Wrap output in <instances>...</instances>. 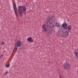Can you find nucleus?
Returning a JSON list of instances; mask_svg holds the SVG:
<instances>
[{
	"label": "nucleus",
	"instance_id": "7ed1b4c3",
	"mask_svg": "<svg viewBox=\"0 0 78 78\" xmlns=\"http://www.w3.org/2000/svg\"><path fill=\"white\" fill-rule=\"evenodd\" d=\"M22 43L21 41L18 40L16 42L17 47H21L22 46Z\"/></svg>",
	"mask_w": 78,
	"mask_h": 78
},
{
	"label": "nucleus",
	"instance_id": "dca6fc26",
	"mask_svg": "<svg viewBox=\"0 0 78 78\" xmlns=\"http://www.w3.org/2000/svg\"><path fill=\"white\" fill-rule=\"evenodd\" d=\"M19 13L20 14H21L22 13L21 12H20V10H19Z\"/></svg>",
	"mask_w": 78,
	"mask_h": 78
},
{
	"label": "nucleus",
	"instance_id": "f3484780",
	"mask_svg": "<svg viewBox=\"0 0 78 78\" xmlns=\"http://www.w3.org/2000/svg\"><path fill=\"white\" fill-rule=\"evenodd\" d=\"M2 45H4L5 44V42H3L2 43Z\"/></svg>",
	"mask_w": 78,
	"mask_h": 78
},
{
	"label": "nucleus",
	"instance_id": "f257e3e1",
	"mask_svg": "<svg viewBox=\"0 0 78 78\" xmlns=\"http://www.w3.org/2000/svg\"><path fill=\"white\" fill-rule=\"evenodd\" d=\"M70 64L69 63L66 62L64 65L63 69L66 70H69L70 69Z\"/></svg>",
	"mask_w": 78,
	"mask_h": 78
},
{
	"label": "nucleus",
	"instance_id": "4468645a",
	"mask_svg": "<svg viewBox=\"0 0 78 78\" xmlns=\"http://www.w3.org/2000/svg\"><path fill=\"white\" fill-rule=\"evenodd\" d=\"M49 34H51V33H52V30H49Z\"/></svg>",
	"mask_w": 78,
	"mask_h": 78
},
{
	"label": "nucleus",
	"instance_id": "2eb2a0df",
	"mask_svg": "<svg viewBox=\"0 0 78 78\" xmlns=\"http://www.w3.org/2000/svg\"><path fill=\"white\" fill-rule=\"evenodd\" d=\"M9 66H10V65H9V64H8L6 66V67H9Z\"/></svg>",
	"mask_w": 78,
	"mask_h": 78
},
{
	"label": "nucleus",
	"instance_id": "9d476101",
	"mask_svg": "<svg viewBox=\"0 0 78 78\" xmlns=\"http://www.w3.org/2000/svg\"><path fill=\"white\" fill-rule=\"evenodd\" d=\"M53 20H49L48 22V23H50V24H51V23H52V21Z\"/></svg>",
	"mask_w": 78,
	"mask_h": 78
},
{
	"label": "nucleus",
	"instance_id": "aec40b11",
	"mask_svg": "<svg viewBox=\"0 0 78 78\" xmlns=\"http://www.w3.org/2000/svg\"><path fill=\"white\" fill-rule=\"evenodd\" d=\"M60 78H61V76H60Z\"/></svg>",
	"mask_w": 78,
	"mask_h": 78
},
{
	"label": "nucleus",
	"instance_id": "6ab92c4d",
	"mask_svg": "<svg viewBox=\"0 0 78 78\" xmlns=\"http://www.w3.org/2000/svg\"><path fill=\"white\" fill-rule=\"evenodd\" d=\"M55 27V25H53V27Z\"/></svg>",
	"mask_w": 78,
	"mask_h": 78
},
{
	"label": "nucleus",
	"instance_id": "423d86ee",
	"mask_svg": "<svg viewBox=\"0 0 78 78\" xmlns=\"http://www.w3.org/2000/svg\"><path fill=\"white\" fill-rule=\"evenodd\" d=\"M67 24L66 23H64L62 25V26L63 28H65L66 30H67Z\"/></svg>",
	"mask_w": 78,
	"mask_h": 78
},
{
	"label": "nucleus",
	"instance_id": "a211bd4d",
	"mask_svg": "<svg viewBox=\"0 0 78 78\" xmlns=\"http://www.w3.org/2000/svg\"><path fill=\"white\" fill-rule=\"evenodd\" d=\"M6 73L7 74L8 73V71L6 72Z\"/></svg>",
	"mask_w": 78,
	"mask_h": 78
},
{
	"label": "nucleus",
	"instance_id": "f03ea898",
	"mask_svg": "<svg viewBox=\"0 0 78 78\" xmlns=\"http://www.w3.org/2000/svg\"><path fill=\"white\" fill-rule=\"evenodd\" d=\"M19 8H21V10L23 12H25L27 10V9L25 6H19Z\"/></svg>",
	"mask_w": 78,
	"mask_h": 78
},
{
	"label": "nucleus",
	"instance_id": "1a4fd4ad",
	"mask_svg": "<svg viewBox=\"0 0 78 78\" xmlns=\"http://www.w3.org/2000/svg\"><path fill=\"white\" fill-rule=\"evenodd\" d=\"M72 29L71 28V26L69 25L68 26V30H69V31H70Z\"/></svg>",
	"mask_w": 78,
	"mask_h": 78
},
{
	"label": "nucleus",
	"instance_id": "0eeeda50",
	"mask_svg": "<svg viewBox=\"0 0 78 78\" xmlns=\"http://www.w3.org/2000/svg\"><path fill=\"white\" fill-rule=\"evenodd\" d=\"M13 6L15 11L16 12L17 11V7H16V5L15 3H13Z\"/></svg>",
	"mask_w": 78,
	"mask_h": 78
},
{
	"label": "nucleus",
	"instance_id": "9b49d317",
	"mask_svg": "<svg viewBox=\"0 0 78 78\" xmlns=\"http://www.w3.org/2000/svg\"><path fill=\"white\" fill-rule=\"evenodd\" d=\"M47 27L48 28L49 30L51 29V26L50 25H48L47 26Z\"/></svg>",
	"mask_w": 78,
	"mask_h": 78
},
{
	"label": "nucleus",
	"instance_id": "f8f14e48",
	"mask_svg": "<svg viewBox=\"0 0 78 78\" xmlns=\"http://www.w3.org/2000/svg\"><path fill=\"white\" fill-rule=\"evenodd\" d=\"M17 46L15 48V52H16L17 51Z\"/></svg>",
	"mask_w": 78,
	"mask_h": 78
},
{
	"label": "nucleus",
	"instance_id": "6e6552de",
	"mask_svg": "<svg viewBox=\"0 0 78 78\" xmlns=\"http://www.w3.org/2000/svg\"><path fill=\"white\" fill-rule=\"evenodd\" d=\"M62 33L64 35H66V36H69V32H68V34L67 35V32L66 31H63L62 32Z\"/></svg>",
	"mask_w": 78,
	"mask_h": 78
},
{
	"label": "nucleus",
	"instance_id": "ddd939ff",
	"mask_svg": "<svg viewBox=\"0 0 78 78\" xmlns=\"http://www.w3.org/2000/svg\"><path fill=\"white\" fill-rule=\"evenodd\" d=\"M75 55L77 58H78V52H77L76 53Z\"/></svg>",
	"mask_w": 78,
	"mask_h": 78
},
{
	"label": "nucleus",
	"instance_id": "39448f33",
	"mask_svg": "<svg viewBox=\"0 0 78 78\" xmlns=\"http://www.w3.org/2000/svg\"><path fill=\"white\" fill-rule=\"evenodd\" d=\"M42 28L44 29V32L47 31V29H46V25L44 24L42 26Z\"/></svg>",
	"mask_w": 78,
	"mask_h": 78
},
{
	"label": "nucleus",
	"instance_id": "20e7f679",
	"mask_svg": "<svg viewBox=\"0 0 78 78\" xmlns=\"http://www.w3.org/2000/svg\"><path fill=\"white\" fill-rule=\"evenodd\" d=\"M27 41L29 42H30V43L33 42V39H32V38L31 37H29L27 38Z\"/></svg>",
	"mask_w": 78,
	"mask_h": 78
}]
</instances>
